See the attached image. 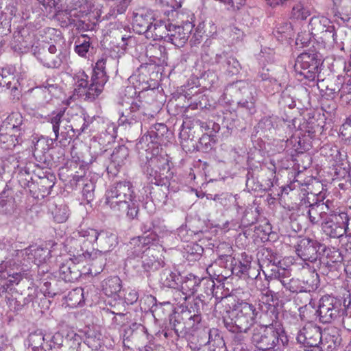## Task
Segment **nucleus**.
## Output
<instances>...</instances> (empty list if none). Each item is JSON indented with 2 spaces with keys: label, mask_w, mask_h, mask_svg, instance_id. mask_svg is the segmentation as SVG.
Segmentation results:
<instances>
[{
  "label": "nucleus",
  "mask_w": 351,
  "mask_h": 351,
  "mask_svg": "<svg viewBox=\"0 0 351 351\" xmlns=\"http://www.w3.org/2000/svg\"><path fill=\"white\" fill-rule=\"evenodd\" d=\"M278 308L274 304L259 300L256 307L252 304L241 302L237 308L230 312L228 317L223 318V323L230 332H247L255 322L263 319V316L274 322L278 319Z\"/></svg>",
  "instance_id": "1"
},
{
  "label": "nucleus",
  "mask_w": 351,
  "mask_h": 351,
  "mask_svg": "<svg viewBox=\"0 0 351 351\" xmlns=\"http://www.w3.org/2000/svg\"><path fill=\"white\" fill-rule=\"evenodd\" d=\"M106 62L107 57H102L97 61L90 83L88 81V76L84 71H80L75 74L74 90L79 97L92 101L102 92L104 86L108 81L105 71Z\"/></svg>",
  "instance_id": "2"
},
{
  "label": "nucleus",
  "mask_w": 351,
  "mask_h": 351,
  "mask_svg": "<svg viewBox=\"0 0 351 351\" xmlns=\"http://www.w3.org/2000/svg\"><path fill=\"white\" fill-rule=\"evenodd\" d=\"M64 111L60 110L53 112L48 118V121L52 125V130L55 134L54 141H58L62 147L67 146L75 135V132L77 131V135H80L90 123L89 117L82 112V114L77 117V121L80 123L83 122V124L80 128L74 129L73 125L69 124V121L64 118ZM51 141L53 143V140L51 139Z\"/></svg>",
  "instance_id": "3"
},
{
  "label": "nucleus",
  "mask_w": 351,
  "mask_h": 351,
  "mask_svg": "<svg viewBox=\"0 0 351 351\" xmlns=\"http://www.w3.org/2000/svg\"><path fill=\"white\" fill-rule=\"evenodd\" d=\"M133 193L130 182L123 181L113 184L111 188V209L116 215L125 213L129 219L136 216L138 210L132 203Z\"/></svg>",
  "instance_id": "4"
},
{
  "label": "nucleus",
  "mask_w": 351,
  "mask_h": 351,
  "mask_svg": "<svg viewBox=\"0 0 351 351\" xmlns=\"http://www.w3.org/2000/svg\"><path fill=\"white\" fill-rule=\"evenodd\" d=\"M22 51H27L32 49L37 60L45 67L58 68L62 63L63 56L61 52L57 53V48L54 45H50L47 48L36 45L34 34H29L27 39L21 43L19 47Z\"/></svg>",
  "instance_id": "5"
},
{
  "label": "nucleus",
  "mask_w": 351,
  "mask_h": 351,
  "mask_svg": "<svg viewBox=\"0 0 351 351\" xmlns=\"http://www.w3.org/2000/svg\"><path fill=\"white\" fill-rule=\"evenodd\" d=\"M271 322L253 328L252 341L260 350L271 351L279 342L282 330L279 326L274 325V322Z\"/></svg>",
  "instance_id": "6"
},
{
  "label": "nucleus",
  "mask_w": 351,
  "mask_h": 351,
  "mask_svg": "<svg viewBox=\"0 0 351 351\" xmlns=\"http://www.w3.org/2000/svg\"><path fill=\"white\" fill-rule=\"evenodd\" d=\"M326 249V246L318 241L304 238L300 241L296 247V253L309 266L312 263L314 270L319 269L322 265V252Z\"/></svg>",
  "instance_id": "7"
},
{
  "label": "nucleus",
  "mask_w": 351,
  "mask_h": 351,
  "mask_svg": "<svg viewBox=\"0 0 351 351\" xmlns=\"http://www.w3.org/2000/svg\"><path fill=\"white\" fill-rule=\"evenodd\" d=\"M308 30L313 37L326 45L337 43V33L332 21L324 16H314L308 23Z\"/></svg>",
  "instance_id": "8"
},
{
  "label": "nucleus",
  "mask_w": 351,
  "mask_h": 351,
  "mask_svg": "<svg viewBox=\"0 0 351 351\" xmlns=\"http://www.w3.org/2000/svg\"><path fill=\"white\" fill-rule=\"evenodd\" d=\"M322 61L315 53H302L295 60L294 69L297 73L308 81H314L320 72Z\"/></svg>",
  "instance_id": "9"
},
{
  "label": "nucleus",
  "mask_w": 351,
  "mask_h": 351,
  "mask_svg": "<svg viewBox=\"0 0 351 351\" xmlns=\"http://www.w3.org/2000/svg\"><path fill=\"white\" fill-rule=\"evenodd\" d=\"M342 311V302L340 299L326 295L319 300L317 313L322 323L328 324L337 318Z\"/></svg>",
  "instance_id": "10"
},
{
  "label": "nucleus",
  "mask_w": 351,
  "mask_h": 351,
  "mask_svg": "<svg viewBox=\"0 0 351 351\" xmlns=\"http://www.w3.org/2000/svg\"><path fill=\"white\" fill-rule=\"evenodd\" d=\"M159 236L156 233L150 237H136L130 239L128 245V258H142V256L151 252L150 245L158 240Z\"/></svg>",
  "instance_id": "11"
},
{
  "label": "nucleus",
  "mask_w": 351,
  "mask_h": 351,
  "mask_svg": "<svg viewBox=\"0 0 351 351\" xmlns=\"http://www.w3.org/2000/svg\"><path fill=\"white\" fill-rule=\"evenodd\" d=\"M343 220L342 211H332L322 221V229L331 238H340L345 234Z\"/></svg>",
  "instance_id": "12"
},
{
  "label": "nucleus",
  "mask_w": 351,
  "mask_h": 351,
  "mask_svg": "<svg viewBox=\"0 0 351 351\" xmlns=\"http://www.w3.org/2000/svg\"><path fill=\"white\" fill-rule=\"evenodd\" d=\"M209 56L208 52L204 51L202 58L204 62H208L211 64H219L221 69L228 75H233L239 73L240 64L235 58L228 56V53L224 52L221 54L216 53L211 57Z\"/></svg>",
  "instance_id": "13"
},
{
  "label": "nucleus",
  "mask_w": 351,
  "mask_h": 351,
  "mask_svg": "<svg viewBox=\"0 0 351 351\" xmlns=\"http://www.w3.org/2000/svg\"><path fill=\"white\" fill-rule=\"evenodd\" d=\"M237 108L247 111L250 114L256 112V91L254 88L245 82L238 83Z\"/></svg>",
  "instance_id": "14"
},
{
  "label": "nucleus",
  "mask_w": 351,
  "mask_h": 351,
  "mask_svg": "<svg viewBox=\"0 0 351 351\" xmlns=\"http://www.w3.org/2000/svg\"><path fill=\"white\" fill-rule=\"evenodd\" d=\"M193 27L194 25L189 21H186L181 25L169 23L167 41L176 47H183L188 40Z\"/></svg>",
  "instance_id": "15"
},
{
  "label": "nucleus",
  "mask_w": 351,
  "mask_h": 351,
  "mask_svg": "<svg viewBox=\"0 0 351 351\" xmlns=\"http://www.w3.org/2000/svg\"><path fill=\"white\" fill-rule=\"evenodd\" d=\"M127 32L125 26L122 24L117 25V27L113 28V30L111 31V37H113V40L111 41V43L113 44V49L111 51V59L116 60L115 63L117 66L119 62V58L125 54L126 46H127V40L129 36H127L126 34H123Z\"/></svg>",
  "instance_id": "16"
},
{
  "label": "nucleus",
  "mask_w": 351,
  "mask_h": 351,
  "mask_svg": "<svg viewBox=\"0 0 351 351\" xmlns=\"http://www.w3.org/2000/svg\"><path fill=\"white\" fill-rule=\"evenodd\" d=\"M111 280L118 284V289H114V293H111V306H113L114 310L111 311V314L115 315L114 321L117 325H123L128 322L127 313L125 306V302L123 301L119 293L121 292L120 279L117 276L111 278Z\"/></svg>",
  "instance_id": "17"
},
{
  "label": "nucleus",
  "mask_w": 351,
  "mask_h": 351,
  "mask_svg": "<svg viewBox=\"0 0 351 351\" xmlns=\"http://www.w3.org/2000/svg\"><path fill=\"white\" fill-rule=\"evenodd\" d=\"M154 20L152 14L147 11L141 10L134 13L132 21L134 31L138 34H145L147 36Z\"/></svg>",
  "instance_id": "18"
},
{
  "label": "nucleus",
  "mask_w": 351,
  "mask_h": 351,
  "mask_svg": "<svg viewBox=\"0 0 351 351\" xmlns=\"http://www.w3.org/2000/svg\"><path fill=\"white\" fill-rule=\"evenodd\" d=\"M118 105L121 107L119 108L120 124L132 123L133 121L136 120L135 114L138 110V106L136 104L131 103L129 98L123 99L122 101L119 102Z\"/></svg>",
  "instance_id": "19"
},
{
  "label": "nucleus",
  "mask_w": 351,
  "mask_h": 351,
  "mask_svg": "<svg viewBox=\"0 0 351 351\" xmlns=\"http://www.w3.org/2000/svg\"><path fill=\"white\" fill-rule=\"evenodd\" d=\"M2 131L13 132L22 136L25 130L23 118L19 112H12L3 120L0 125Z\"/></svg>",
  "instance_id": "20"
},
{
  "label": "nucleus",
  "mask_w": 351,
  "mask_h": 351,
  "mask_svg": "<svg viewBox=\"0 0 351 351\" xmlns=\"http://www.w3.org/2000/svg\"><path fill=\"white\" fill-rule=\"evenodd\" d=\"M297 340L306 346L316 347L321 341V333L317 328L304 327L300 331Z\"/></svg>",
  "instance_id": "21"
},
{
  "label": "nucleus",
  "mask_w": 351,
  "mask_h": 351,
  "mask_svg": "<svg viewBox=\"0 0 351 351\" xmlns=\"http://www.w3.org/2000/svg\"><path fill=\"white\" fill-rule=\"evenodd\" d=\"M49 254V251L47 249L40 247H29L21 250L18 256L23 257L27 262L40 264L46 261Z\"/></svg>",
  "instance_id": "22"
},
{
  "label": "nucleus",
  "mask_w": 351,
  "mask_h": 351,
  "mask_svg": "<svg viewBox=\"0 0 351 351\" xmlns=\"http://www.w3.org/2000/svg\"><path fill=\"white\" fill-rule=\"evenodd\" d=\"M270 279L268 278V275L265 274V276L264 278H263L260 276V273L256 276L254 278V284L257 289H258L262 293V299L260 300L261 302H265V303H268L269 298L271 301H274V298L276 300L277 298V293L275 291L269 289V284H270Z\"/></svg>",
  "instance_id": "23"
},
{
  "label": "nucleus",
  "mask_w": 351,
  "mask_h": 351,
  "mask_svg": "<svg viewBox=\"0 0 351 351\" xmlns=\"http://www.w3.org/2000/svg\"><path fill=\"white\" fill-rule=\"evenodd\" d=\"M17 208V204L14 197L13 190L5 185L0 193V208L5 214L13 213Z\"/></svg>",
  "instance_id": "24"
},
{
  "label": "nucleus",
  "mask_w": 351,
  "mask_h": 351,
  "mask_svg": "<svg viewBox=\"0 0 351 351\" xmlns=\"http://www.w3.org/2000/svg\"><path fill=\"white\" fill-rule=\"evenodd\" d=\"M269 261L268 265L270 267V274L268 275L272 284L280 282L282 286L285 285L288 278L291 276V272L287 269L278 266L275 262Z\"/></svg>",
  "instance_id": "25"
},
{
  "label": "nucleus",
  "mask_w": 351,
  "mask_h": 351,
  "mask_svg": "<svg viewBox=\"0 0 351 351\" xmlns=\"http://www.w3.org/2000/svg\"><path fill=\"white\" fill-rule=\"evenodd\" d=\"M202 281H206L207 288L210 289V293L206 291L207 294H213V289L215 288V282L209 279L202 278V280L195 275L190 274L186 277L184 282H182V289H189L192 293L196 291V287L199 286Z\"/></svg>",
  "instance_id": "26"
},
{
  "label": "nucleus",
  "mask_w": 351,
  "mask_h": 351,
  "mask_svg": "<svg viewBox=\"0 0 351 351\" xmlns=\"http://www.w3.org/2000/svg\"><path fill=\"white\" fill-rule=\"evenodd\" d=\"M169 23L162 21H158L154 19L150 29L147 33V38H152L153 40H162L164 39L167 41V30L169 29Z\"/></svg>",
  "instance_id": "27"
},
{
  "label": "nucleus",
  "mask_w": 351,
  "mask_h": 351,
  "mask_svg": "<svg viewBox=\"0 0 351 351\" xmlns=\"http://www.w3.org/2000/svg\"><path fill=\"white\" fill-rule=\"evenodd\" d=\"M22 141L21 135L0 128V145L5 149H12Z\"/></svg>",
  "instance_id": "28"
},
{
  "label": "nucleus",
  "mask_w": 351,
  "mask_h": 351,
  "mask_svg": "<svg viewBox=\"0 0 351 351\" xmlns=\"http://www.w3.org/2000/svg\"><path fill=\"white\" fill-rule=\"evenodd\" d=\"M147 56L156 64H167L166 48L160 45H151L147 48Z\"/></svg>",
  "instance_id": "29"
},
{
  "label": "nucleus",
  "mask_w": 351,
  "mask_h": 351,
  "mask_svg": "<svg viewBox=\"0 0 351 351\" xmlns=\"http://www.w3.org/2000/svg\"><path fill=\"white\" fill-rule=\"evenodd\" d=\"M309 221L312 224H318L324 221L326 217V212L324 210V204L316 202L309 205L308 211Z\"/></svg>",
  "instance_id": "30"
},
{
  "label": "nucleus",
  "mask_w": 351,
  "mask_h": 351,
  "mask_svg": "<svg viewBox=\"0 0 351 351\" xmlns=\"http://www.w3.org/2000/svg\"><path fill=\"white\" fill-rule=\"evenodd\" d=\"M180 275L169 269H165L160 274V282L164 287L176 289L178 285Z\"/></svg>",
  "instance_id": "31"
},
{
  "label": "nucleus",
  "mask_w": 351,
  "mask_h": 351,
  "mask_svg": "<svg viewBox=\"0 0 351 351\" xmlns=\"http://www.w3.org/2000/svg\"><path fill=\"white\" fill-rule=\"evenodd\" d=\"M90 47V38L86 34L78 36L75 41V52L82 58H86V55Z\"/></svg>",
  "instance_id": "32"
},
{
  "label": "nucleus",
  "mask_w": 351,
  "mask_h": 351,
  "mask_svg": "<svg viewBox=\"0 0 351 351\" xmlns=\"http://www.w3.org/2000/svg\"><path fill=\"white\" fill-rule=\"evenodd\" d=\"M206 343L209 346L210 351L213 348L217 349V350L226 351V347L222 337L219 335L218 330L215 328L209 330L208 340Z\"/></svg>",
  "instance_id": "33"
},
{
  "label": "nucleus",
  "mask_w": 351,
  "mask_h": 351,
  "mask_svg": "<svg viewBox=\"0 0 351 351\" xmlns=\"http://www.w3.org/2000/svg\"><path fill=\"white\" fill-rule=\"evenodd\" d=\"M280 122V120L277 116H266L260 120L258 127L263 132H271L273 130H276Z\"/></svg>",
  "instance_id": "34"
},
{
  "label": "nucleus",
  "mask_w": 351,
  "mask_h": 351,
  "mask_svg": "<svg viewBox=\"0 0 351 351\" xmlns=\"http://www.w3.org/2000/svg\"><path fill=\"white\" fill-rule=\"evenodd\" d=\"M145 173L147 175V180L151 184L158 186L165 184L163 177L164 173L161 172L154 167H152V166L149 165L148 162L147 163Z\"/></svg>",
  "instance_id": "35"
},
{
  "label": "nucleus",
  "mask_w": 351,
  "mask_h": 351,
  "mask_svg": "<svg viewBox=\"0 0 351 351\" xmlns=\"http://www.w3.org/2000/svg\"><path fill=\"white\" fill-rule=\"evenodd\" d=\"M129 154L128 148L125 145H117L114 147L112 154H111V162L117 166L120 167L123 164Z\"/></svg>",
  "instance_id": "36"
},
{
  "label": "nucleus",
  "mask_w": 351,
  "mask_h": 351,
  "mask_svg": "<svg viewBox=\"0 0 351 351\" xmlns=\"http://www.w3.org/2000/svg\"><path fill=\"white\" fill-rule=\"evenodd\" d=\"M315 271L313 269V271L310 274L309 277L300 280L303 293H309L317 288L319 276Z\"/></svg>",
  "instance_id": "37"
},
{
  "label": "nucleus",
  "mask_w": 351,
  "mask_h": 351,
  "mask_svg": "<svg viewBox=\"0 0 351 351\" xmlns=\"http://www.w3.org/2000/svg\"><path fill=\"white\" fill-rule=\"evenodd\" d=\"M84 301V289L78 287L70 291L67 296L68 304L72 307L82 305Z\"/></svg>",
  "instance_id": "38"
},
{
  "label": "nucleus",
  "mask_w": 351,
  "mask_h": 351,
  "mask_svg": "<svg viewBox=\"0 0 351 351\" xmlns=\"http://www.w3.org/2000/svg\"><path fill=\"white\" fill-rule=\"evenodd\" d=\"M182 316H184L187 318V320L185 322L186 329H188L189 332L195 331L198 328V325L201 322V315L197 312V313H194L193 315H191V311L184 312L182 313ZM183 317H181V319H183Z\"/></svg>",
  "instance_id": "39"
},
{
  "label": "nucleus",
  "mask_w": 351,
  "mask_h": 351,
  "mask_svg": "<svg viewBox=\"0 0 351 351\" xmlns=\"http://www.w3.org/2000/svg\"><path fill=\"white\" fill-rule=\"evenodd\" d=\"M29 346L32 348L33 351H37L43 348V343L47 340L45 335L40 330H36L31 333L28 337Z\"/></svg>",
  "instance_id": "40"
},
{
  "label": "nucleus",
  "mask_w": 351,
  "mask_h": 351,
  "mask_svg": "<svg viewBox=\"0 0 351 351\" xmlns=\"http://www.w3.org/2000/svg\"><path fill=\"white\" fill-rule=\"evenodd\" d=\"M309 15V10L300 2H296L293 5L291 12L292 18L297 20H305Z\"/></svg>",
  "instance_id": "41"
},
{
  "label": "nucleus",
  "mask_w": 351,
  "mask_h": 351,
  "mask_svg": "<svg viewBox=\"0 0 351 351\" xmlns=\"http://www.w3.org/2000/svg\"><path fill=\"white\" fill-rule=\"evenodd\" d=\"M149 165L154 166V168L161 172L167 171L169 169L168 159L162 156H156L148 160Z\"/></svg>",
  "instance_id": "42"
},
{
  "label": "nucleus",
  "mask_w": 351,
  "mask_h": 351,
  "mask_svg": "<svg viewBox=\"0 0 351 351\" xmlns=\"http://www.w3.org/2000/svg\"><path fill=\"white\" fill-rule=\"evenodd\" d=\"M12 68L2 69L0 73V86L7 87L10 88L12 87V82L14 80V74Z\"/></svg>",
  "instance_id": "43"
},
{
  "label": "nucleus",
  "mask_w": 351,
  "mask_h": 351,
  "mask_svg": "<svg viewBox=\"0 0 351 351\" xmlns=\"http://www.w3.org/2000/svg\"><path fill=\"white\" fill-rule=\"evenodd\" d=\"M54 220L58 223H63L66 221L69 217V208L66 205L56 206L52 210Z\"/></svg>",
  "instance_id": "44"
},
{
  "label": "nucleus",
  "mask_w": 351,
  "mask_h": 351,
  "mask_svg": "<svg viewBox=\"0 0 351 351\" xmlns=\"http://www.w3.org/2000/svg\"><path fill=\"white\" fill-rule=\"evenodd\" d=\"M40 92L44 95L46 101L51 99L52 97L58 93V86L56 84H44L38 88Z\"/></svg>",
  "instance_id": "45"
},
{
  "label": "nucleus",
  "mask_w": 351,
  "mask_h": 351,
  "mask_svg": "<svg viewBox=\"0 0 351 351\" xmlns=\"http://www.w3.org/2000/svg\"><path fill=\"white\" fill-rule=\"evenodd\" d=\"M293 27L291 23H284L278 25L275 33L280 35L281 38H290L293 36Z\"/></svg>",
  "instance_id": "46"
},
{
  "label": "nucleus",
  "mask_w": 351,
  "mask_h": 351,
  "mask_svg": "<svg viewBox=\"0 0 351 351\" xmlns=\"http://www.w3.org/2000/svg\"><path fill=\"white\" fill-rule=\"evenodd\" d=\"M111 1L113 2L111 7L114 6L113 10H111V16L124 13L130 3V0H111Z\"/></svg>",
  "instance_id": "47"
},
{
  "label": "nucleus",
  "mask_w": 351,
  "mask_h": 351,
  "mask_svg": "<svg viewBox=\"0 0 351 351\" xmlns=\"http://www.w3.org/2000/svg\"><path fill=\"white\" fill-rule=\"evenodd\" d=\"M282 287L291 293H303L300 280L298 278H288Z\"/></svg>",
  "instance_id": "48"
},
{
  "label": "nucleus",
  "mask_w": 351,
  "mask_h": 351,
  "mask_svg": "<svg viewBox=\"0 0 351 351\" xmlns=\"http://www.w3.org/2000/svg\"><path fill=\"white\" fill-rule=\"evenodd\" d=\"M59 271L60 277L65 282H72L77 278V274L72 271L71 267L66 265H62Z\"/></svg>",
  "instance_id": "49"
},
{
  "label": "nucleus",
  "mask_w": 351,
  "mask_h": 351,
  "mask_svg": "<svg viewBox=\"0 0 351 351\" xmlns=\"http://www.w3.org/2000/svg\"><path fill=\"white\" fill-rule=\"evenodd\" d=\"M172 328L178 337H183L189 333L185 322H182L179 316L175 317L172 323Z\"/></svg>",
  "instance_id": "50"
},
{
  "label": "nucleus",
  "mask_w": 351,
  "mask_h": 351,
  "mask_svg": "<svg viewBox=\"0 0 351 351\" xmlns=\"http://www.w3.org/2000/svg\"><path fill=\"white\" fill-rule=\"evenodd\" d=\"M251 261L250 260H245L243 262L239 261L233 265L232 272L237 276L243 274L247 271L250 267Z\"/></svg>",
  "instance_id": "51"
},
{
  "label": "nucleus",
  "mask_w": 351,
  "mask_h": 351,
  "mask_svg": "<svg viewBox=\"0 0 351 351\" xmlns=\"http://www.w3.org/2000/svg\"><path fill=\"white\" fill-rule=\"evenodd\" d=\"M84 343L89 347L93 349H97L101 344V340L99 337H97V335H93V332L90 330H88L86 332V338L84 340Z\"/></svg>",
  "instance_id": "52"
},
{
  "label": "nucleus",
  "mask_w": 351,
  "mask_h": 351,
  "mask_svg": "<svg viewBox=\"0 0 351 351\" xmlns=\"http://www.w3.org/2000/svg\"><path fill=\"white\" fill-rule=\"evenodd\" d=\"M141 230L145 234L147 232H150L148 235L146 237H150L153 234H158V227H156L154 223L152 221H147L145 223H143L141 226Z\"/></svg>",
  "instance_id": "53"
},
{
  "label": "nucleus",
  "mask_w": 351,
  "mask_h": 351,
  "mask_svg": "<svg viewBox=\"0 0 351 351\" xmlns=\"http://www.w3.org/2000/svg\"><path fill=\"white\" fill-rule=\"evenodd\" d=\"M4 5H5L4 14L6 16H9V19H11L12 16L16 15V8L12 0H5Z\"/></svg>",
  "instance_id": "54"
},
{
  "label": "nucleus",
  "mask_w": 351,
  "mask_h": 351,
  "mask_svg": "<svg viewBox=\"0 0 351 351\" xmlns=\"http://www.w3.org/2000/svg\"><path fill=\"white\" fill-rule=\"evenodd\" d=\"M311 36H313L309 31L308 32L298 33L296 38V44L302 45V46L306 45L310 42Z\"/></svg>",
  "instance_id": "55"
},
{
  "label": "nucleus",
  "mask_w": 351,
  "mask_h": 351,
  "mask_svg": "<svg viewBox=\"0 0 351 351\" xmlns=\"http://www.w3.org/2000/svg\"><path fill=\"white\" fill-rule=\"evenodd\" d=\"M79 234L81 237H87V241H89V243H92L97 239L98 237V233L94 229H90L87 230H81L79 232Z\"/></svg>",
  "instance_id": "56"
},
{
  "label": "nucleus",
  "mask_w": 351,
  "mask_h": 351,
  "mask_svg": "<svg viewBox=\"0 0 351 351\" xmlns=\"http://www.w3.org/2000/svg\"><path fill=\"white\" fill-rule=\"evenodd\" d=\"M342 218L346 219V220H343L345 235L351 237V215L350 216L346 212L342 211Z\"/></svg>",
  "instance_id": "57"
},
{
  "label": "nucleus",
  "mask_w": 351,
  "mask_h": 351,
  "mask_svg": "<svg viewBox=\"0 0 351 351\" xmlns=\"http://www.w3.org/2000/svg\"><path fill=\"white\" fill-rule=\"evenodd\" d=\"M142 265L144 267H152L154 263L156 261V258L154 256L152 253V250H151V252L149 255L145 254L142 256Z\"/></svg>",
  "instance_id": "58"
},
{
  "label": "nucleus",
  "mask_w": 351,
  "mask_h": 351,
  "mask_svg": "<svg viewBox=\"0 0 351 351\" xmlns=\"http://www.w3.org/2000/svg\"><path fill=\"white\" fill-rule=\"evenodd\" d=\"M247 332H234L232 339V346H235L237 344H246L247 343V337L244 335Z\"/></svg>",
  "instance_id": "59"
},
{
  "label": "nucleus",
  "mask_w": 351,
  "mask_h": 351,
  "mask_svg": "<svg viewBox=\"0 0 351 351\" xmlns=\"http://www.w3.org/2000/svg\"><path fill=\"white\" fill-rule=\"evenodd\" d=\"M93 185L92 183L86 184L83 188V195L88 201H90L93 197Z\"/></svg>",
  "instance_id": "60"
},
{
  "label": "nucleus",
  "mask_w": 351,
  "mask_h": 351,
  "mask_svg": "<svg viewBox=\"0 0 351 351\" xmlns=\"http://www.w3.org/2000/svg\"><path fill=\"white\" fill-rule=\"evenodd\" d=\"M29 34H31L30 33H28V34H25V30H23L21 32H19L17 34V35H15L14 36V39H15V41L19 43L18 45H15V47H17L19 48V49L23 52L21 49H20V47H21V43H23V41L25 39H27L29 36Z\"/></svg>",
  "instance_id": "61"
},
{
  "label": "nucleus",
  "mask_w": 351,
  "mask_h": 351,
  "mask_svg": "<svg viewBox=\"0 0 351 351\" xmlns=\"http://www.w3.org/2000/svg\"><path fill=\"white\" fill-rule=\"evenodd\" d=\"M322 204L324 205V210L326 212V215H330L332 211H343L339 208H335L333 202L328 199L325 203L322 202Z\"/></svg>",
  "instance_id": "62"
},
{
  "label": "nucleus",
  "mask_w": 351,
  "mask_h": 351,
  "mask_svg": "<svg viewBox=\"0 0 351 351\" xmlns=\"http://www.w3.org/2000/svg\"><path fill=\"white\" fill-rule=\"evenodd\" d=\"M268 5L275 7L278 5H291L293 0H265Z\"/></svg>",
  "instance_id": "63"
},
{
  "label": "nucleus",
  "mask_w": 351,
  "mask_h": 351,
  "mask_svg": "<svg viewBox=\"0 0 351 351\" xmlns=\"http://www.w3.org/2000/svg\"><path fill=\"white\" fill-rule=\"evenodd\" d=\"M258 77L262 81H267V80H269L270 82H274V84L276 86V90L277 91L278 90V87L280 86V84L279 83H278L277 81L275 79H271L270 80L268 73H263V72L260 73L258 74Z\"/></svg>",
  "instance_id": "64"
}]
</instances>
